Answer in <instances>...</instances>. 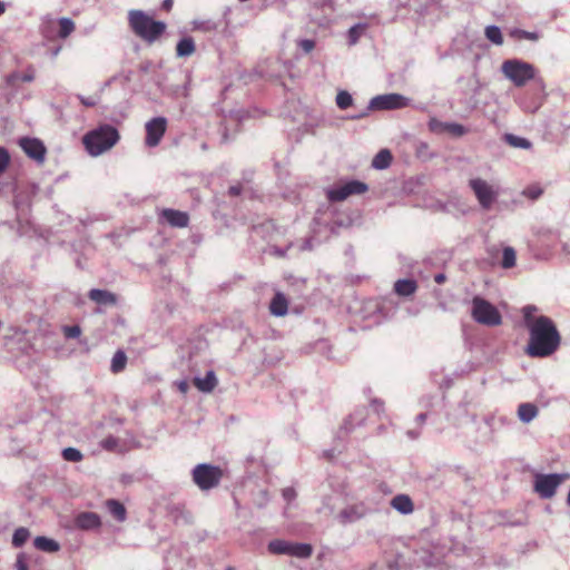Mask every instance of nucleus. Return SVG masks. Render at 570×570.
Returning a JSON list of instances; mask_svg holds the SVG:
<instances>
[{
    "instance_id": "nucleus-1",
    "label": "nucleus",
    "mask_w": 570,
    "mask_h": 570,
    "mask_svg": "<svg viewBox=\"0 0 570 570\" xmlns=\"http://www.w3.org/2000/svg\"><path fill=\"white\" fill-rule=\"evenodd\" d=\"M528 331L529 341L525 346L528 356L534 358L549 357L560 347L561 335L550 317L537 316V320L529 324Z\"/></svg>"
},
{
    "instance_id": "nucleus-2",
    "label": "nucleus",
    "mask_w": 570,
    "mask_h": 570,
    "mask_svg": "<svg viewBox=\"0 0 570 570\" xmlns=\"http://www.w3.org/2000/svg\"><path fill=\"white\" fill-rule=\"evenodd\" d=\"M120 139L118 129L110 124H100L82 137L87 153L98 157L111 149Z\"/></svg>"
},
{
    "instance_id": "nucleus-3",
    "label": "nucleus",
    "mask_w": 570,
    "mask_h": 570,
    "mask_svg": "<svg viewBox=\"0 0 570 570\" xmlns=\"http://www.w3.org/2000/svg\"><path fill=\"white\" fill-rule=\"evenodd\" d=\"M128 23L131 31L145 42L155 43L166 31L164 21L154 20L142 10L128 11Z\"/></svg>"
},
{
    "instance_id": "nucleus-4",
    "label": "nucleus",
    "mask_w": 570,
    "mask_h": 570,
    "mask_svg": "<svg viewBox=\"0 0 570 570\" xmlns=\"http://www.w3.org/2000/svg\"><path fill=\"white\" fill-rule=\"evenodd\" d=\"M501 71L515 87H523L535 77V68L531 63L518 59L505 60L501 66Z\"/></svg>"
},
{
    "instance_id": "nucleus-5",
    "label": "nucleus",
    "mask_w": 570,
    "mask_h": 570,
    "mask_svg": "<svg viewBox=\"0 0 570 570\" xmlns=\"http://www.w3.org/2000/svg\"><path fill=\"white\" fill-rule=\"evenodd\" d=\"M472 318L482 325L499 326L502 323V316L499 309L489 301L475 296L472 299Z\"/></svg>"
},
{
    "instance_id": "nucleus-6",
    "label": "nucleus",
    "mask_w": 570,
    "mask_h": 570,
    "mask_svg": "<svg viewBox=\"0 0 570 570\" xmlns=\"http://www.w3.org/2000/svg\"><path fill=\"white\" fill-rule=\"evenodd\" d=\"M469 186L473 190L480 206L483 209H490L498 196L494 187L481 178L470 179Z\"/></svg>"
},
{
    "instance_id": "nucleus-7",
    "label": "nucleus",
    "mask_w": 570,
    "mask_h": 570,
    "mask_svg": "<svg viewBox=\"0 0 570 570\" xmlns=\"http://www.w3.org/2000/svg\"><path fill=\"white\" fill-rule=\"evenodd\" d=\"M568 474H538L534 480V490L543 499L556 494L557 488L568 479Z\"/></svg>"
},
{
    "instance_id": "nucleus-8",
    "label": "nucleus",
    "mask_w": 570,
    "mask_h": 570,
    "mask_svg": "<svg viewBox=\"0 0 570 570\" xmlns=\"http://www.w3.org/2000/svg\"><path fill=\"white\" fill-rule=\"evenodd\" d=\"M145 145L149 148L158 146L167 130V119L163 116L154 117L145 124Z\"/></svg>"
},
{
    "instance_id": "nucleus-9",
    "label": "nucleus",
    "mask_w": 570,
    "mask_h": 570,
    "mask_svg": "<svg viewBox=\"0 0 570 570\" xmlns=\"http://www.w3.org/2000/svg\"><path fill=\"white\" fill-rule=\"evenodd\" d=\"M191 480L202 492H208L214 489V464H197L191 470Z\"/></svg>"
},
{
    "instance_id": "nucleus-10",
    "label": "nucleus",
    "mask_w": 570,
    "mask_h": 570,
    "mask_svg": "<svg viewBox=\"0 0 570 570\" xmlns=\"http://www.w3.org/2000/svg\"><path fill=\"white\" fill-rule=\"evenodd\" d=\"M367 190L366 184L358 180H351L346 184L327 191L331 202H343L352 195H361Z\"/></svg>"
},
{
    "instance_id": "nucleus-11",
    "label": "nucleus",
    "mask_w": 570,
    "mask_h": 570,
    "mask_svg": "<svg viewBox=\"0 0 570 570\" xmlns=\"http://www.w3.org/2000/svg\"><path fill=\"white\" fill-rule=\"evenodd\" d=\"M409 98L400 94L376 96L371 100V108L379 110L401 109L409 106Z\"/></svg>"
},
{
    "instance_id": "nucleus-12",
    "label": "nucleus",
    "mask_w": 570,
    "mask_h": 570,
    "mask_svg": "<svg viewBox=\"0 0 570 570\" xmlns=\"http://www.w3.org/2000/svg\"><path fill=\"white\" fill-rule=\"evenodd\" d=\"M19 146L29 158L33 159L39 164H42L45 161L47 149L40 139L32 137H22L19 139Z\"/></svg>"
},
{
    "instance_id": "nucleus-13",
    "label": "nucleus",
    "mask_w": 570,
    "mask_h": 570,
    "mask_svg": "<svg viewBox=\"0 0 570 570\" xmlns=\"http://www.w3.org/2000/svg\"><path fill=\"white\" fill-rule=\"evenodd\" d=\"M158 220L159 223L167 224L170 227L184 228L189 224V215L186 212L164 208L159 213Z\"/></svg>"
},
{
    "instance_id": "nucleus-14",
    "label": "nucleus",
    "mask_w": 570,
    "mask_h": 570,
    "mask_svg": "<svg viewBox=\"0 0 570 570\" xmlns=\"http://www.w3.org/2000/svg\"><path fill=\"white\" fill-rule=\"evenodd\" d=\"M73 525L83 531L98 530L101 527V518L96 512L82 511L75 515Z\"/></svg>"
},
{
    "instance_id": "nucleus-15",
    "label": "nucleus",
    "mask_w": 570,
    "mask_h": 570,
    "mask_svg": "<svg viewBox=\"0 0 570 570\" xmlns=\"http://www.w3.org/2000/svg\"><path fill=\"white\" fill-rule=\"evenodd\" d=\"M88 297L102 306H112L117 303V296L107 289L92 288L89 291Z\"/></svg>"
},
{
    "instance_id": "nucleus-16",
    "label": "nucleus",
    "mask_w": 570,
    "mask_h": 570,
    "mask_svg": "<svg viewBox=\"0 0 570 570\" xmlns=\"http://www.w3.org/2000/svg\"><path fill=\"white\" fill-rule=\"evenodd\" d=\"M365 513L366 508L364 507V504H353L343 509L340 512L338 518L342 523H348L360 520L365 515Z\"/></svg>"
},
{
    "instance_id": "nucleus-17",
    "label": "nucleus",
    "mask_w": 570,
    "mask_h": 570,
    "mask_svg": "<svg viewBox=\"0 0 570 570\" xmlns=\"http://www.w3.org/2000/svg\"><path fill=\"white\" fill-rule=\"evenodd\" d=\"M105 507L112 518L118 522H125L127 519V510L125 505L117 499H108Z\"/></svg>"
},
{
    "instance_id": "nucleus-18",
    "label": "nucleus",
    "mask_w": 570,
    "mask_h": 570,
    "mask_svg": "<svg viewBox=\"0 0 570 570\" xmlns=\"http://www.w3.org/2000/svg\"><path fill=\"white\" fill-rule=\"evenodd\" d=\"M391 507L402 514H410L414 511L412 499L407 494H397L391 500Z\"/></svg>"
},
{
    "instance_id": "nucleus-19",
    "label": "nucleus",
    "mask_w": 570,
    "mask_h": 570,
    "mask_svg": "<svg viewBox=\"0 0 570 570\" xmlns=\"http://www.w3.org/2000/svg\"><path fill=\"white\" fill-rule=\"evenodd\" d=\"M288 311V301L283 293H276L271 301L269 312L274 316H285Z\"/></svg>"
},
{
    "instance_id": "nucleus-20",
    "label": "nucleus",
    "mask_w": 570,
    "mask_h": 570,
    "mask_svg": "<svg viewBox=\"0 0 570 570\" xmlns=\"http://www.w3.org/2000/svg\"><path fill=\"white\" fill-rule=\"evenodd\" d=\"M195 50V41L190 36L183 37L176 45V56L178 58L190 57Z\"/></svg>"
},
{
    "instance_id": "nucleus-21",
    "label": "nucleus",
    "mask_w": 570,
    "mask_h": 570,
    "mask_svg": "<svg viewBox=\"0 0 570 570\" xmlns=\"http://www.w3.org/2000/svg\"><path fill=\"white\" fill-rule=\"evenodd\" d=\"M33 546L36 549L48 553H53L60 550V544L56 540L43 535L37 537L33 540Z\"/></svg>"
},
{
    "instance_id": "nucleus-22",
    "label": "nucleus",
    "mask_w": 570,
    "mask_h": 570,
    "mask_svg": "<svg viewBox=\"0 0 570 570\" xmlns=\"http://www.w3.org/2000/svg\"><path fill=\"white\" fill-rule=\"evenodd\" d=\"M417 289V284L413 279H399L394 284V291L400 296H410Z\"/></svg>"
},
{
    "instance_id": "nucleus-23",
    "label": "nucleus",
    "mask_w": 570,
    "mask_h": 570,
    "mask_svg": "<svg viewBox=\"0 0 570 570\" xmlns=\"http://www.w3.org/2000/svg\"><path fill=\"white\" fill-rule=\"evenodd\" d=\"M194 383L199 391L205 393L212 392L214 390V370H208L205 377L196 376Z\"/></svg>"
},
{
    "instance_id": "nucleus-24",
    "label": "nucleus",
    "mask_w": 570,
    "mask_h": 570,
    "mask_svg": "<svg viewBox=\"0 0 570 570\" xmlns=\"http://www.w3.org/2000/svg\"><path fill=\"white\" fill-rule=\"evenodd\" d=\"M537 415H538V407L532 403H522L518 407V416L524 423H529Z\"/></svg>"
},
{
    "instance_id": "nucleus-25",
    "label": "nucleus",
    "mask_w": 570,
    "mask_h": 570,
    "mask_svg": "<svg viewBox=\"0 0 570 570\" xmlns=\"http://www.w3.org/2000/svg\"><path fill=\"white\" fill-rule=\"evenodd\" d=\"M393 156L389 149H381L372 160V166L376 169H385L392 163Z\"/></svg>"
},
{
    "instance_id": "nucleus-26",
    "label": "nucleus",
    "mask_w": 570,
    "mask_h": 570,
    "mask_svg": "<svg viewBox=\"0 0 570 570\" xmlns=\"http://www.w3.org/2000/svg\"><path fill=\"white\" fill-rule=\"evenodd\" d=\"M313 549L311 544L307 543H292L288 556H294L298 558H308L312 556Z\"/></svg>"
},
{
    "instance_id": "nucleus-27",
    "label": "nucleus",
    "mask_w": 570,
    "mask_h": 570,
    "mask_svg": "<svg viewBox=\"0 0 570 570\" xmlns=\"http://www.w3.org/2000/svg\"><path fill=\"white\" fill-rule=\"evenodd\" d=\"M35 79V69L30 66L24 73L12 72L7 77L8 85H13L16 81L31 82Z\"/></svg>"
},
{
    "instance_id": "nucleus-28",
    "label": "nucleus",
    "mask_w": 570,
    "mask_h": 570,
    "mask_svg": "<svg viewBox=\"0 0 570 570\" xmlns=\"http://www.w3.org/2000/svg\"><path fill=\"white\" fill-rule=\"evenodd\" d=\"M127 364V356L124 351L118 350L112 358L110 364V370L112 373H120Z\"/></svg>"
},
{
    "instance_id": "nucleus-29",
    "label": "nucleus",
    "mask_w": 570,
    "mask_h": 570,
    "mask_svg": "<svg viewBox=\"0 0 570 570\" xmlns=\"http://www.w3.org/2000/svg\"><path fill=\"white\" fill-rule=\"evenodd\" d=\"M291 549V542L285 540H273L268 543L269 552L274 554H288Z\"/></svg>"
},
{
    "instance_id": "nucleus-30",
    "label": "nucleus",
    "mask_w": 570,
    "mask_h": 570,
    "mask_svg": "<svg viewBox=\"0 0 570 570\" xmlns=\"http://www.w3.org/2000/svg\"><path fill=\"white\" fill-rule=\"evenodd\" d=\"M29 537L30 531L27 528L20 527L16 529L12 534V546L14 548H21L28 541Z\"/></svg>"
},
{
    "instance_id": "nucleus-31",
    "label": "nucleus",
    "mask_w": 570,
    "mask_h": 570,
    "mask_svg": "<svg viewBox=\"0 0 570 570\" xmlns=\"http://www.w3.org/2000/svg\"><path fill=\"white\" fill-rule=\"evenodd\" d=\"M517 262V254L515 250L512 247H504L502 253V262L501 266L503 268H512L515 266Z\"/></svg>"
},
{
    "instance_id": "nucleus-32",
    "label": "nucleus",
    "mask_w": 570,
    "mask_h": 570,
    "mask_svg": "<svg viewBox=\"0 0 570 570\" xmlns=\"http://www.w3.org/2000/svg\"><path fill=\"white\" fill-rule=\"evenodd\" d=\"M59 31L58 36L62 39L67 38L75 30V23L70 18H60L58 20Z\"/></svg>"
},
{
    "instance_id": "nucleus-33",
    "label": "nucleus",
    "mask_w": 570,
    "mask_h": 570,
    "mask_svg": "<svg viewBox=\"0 0 570 570\" xmlns=\"http://www.w3.org/2000/svg\"><path fill=\"white\" fill-rule=\"evenodd\" d=\"M366 28H367V24H365V23H357V24L353 26L352 28H350V30H348L350 45H355L358 41V39L361 38V36L364 33Z\"/></svg>"
},
{
    "instance_id": "nucleus-34",
    "label": "nucleus",
    "mask_w": 570,
    "mask_h": 570,
    "mask_svg": "<svg viewBox=\"0 0 570 570\" xmlns=\"http://www.w3.org/2000/svg\"><path fill=\"white\" fill-rule=\"evenodd\" d=\"M505 141L512 146V147H515V148H524V149H528L531 147V142L525 139V138H522V137H518V136H514L512 134H508L505 135Z\"/></svg>"
},
{
    "instance_id": "nucleus-35",
    "label": "nucleus",
    "mask_w": 570,
    "mask_h": 570,
    "mask_svg": "<svg viewBox=\"0 0 570 570\" xmlns=\"http://www.w3.org/2000/svg\"><path fill=\"white\" fill-rule=\"evenodd\" d=\"M62 458L65 461H68V462H80L83 458L82 453L76 449V448H66L62 450Z\"/></svg>"
},
{
    "instance_id": "nucleus-36",
    "label": "nucleus",
    "mask_w": 570,
    "mask_h": 570,
    "mask_svg": "<svg viewBox=\"0 0 570 570\" xmlns=\"http://www.w3.org/2000/svg\"><path fill=\"white\" fill-rule=\"evenodd\" d=\"M485 37L495 45L503 43V37L501 30L495 26H489L485 28Z\"/></svg>"
},
{
    "instance_id": "nucleus-37",
    "label": "nucleus",
    "mask_w": 570,
    "mask_h": 570,
    "mask_svg": "<svg viewBox=\"0 0 570 570\" xmlns=\"http://www.w3.org/2000/svg\"><path fill=\"white\" fill-rule=\"evenodd\" d=\"M353 104V98L347 91H340L336 96V105L340 109H347Z\"/></svg>"
},
{
    "instance_id": "nucleus-38",
    "label": "nucleus",
    "mask_w": 570,
    "mask_h": 570,
    "mask_svg": "<svg viewBox=\"0 0 570 570\" xmlns=\"http://www.w3.org/2000/svg\"><path fill=\"white\" fill-rule=\"evenodd\" d=\"M10 154L6 147L0 146V176L7 170L10 165Z\"/></svg>"
},
{
    "instance_id": "nucleus-39",
    "label": "nucleus",
    "mask_w": 570,
    "mask_h": 570,
    "mask_svg": "<svg viewBox=\"0 0 570 570\" xmlns=\"http://www.w3.org/2000/svg\"><path fill=\"white\" fill-rule=\"evenodd\" d=\"M66 338H78L81 334L79 325L63 326L62 328Z\"/></svg>"
},
{
    "instance_id": "nucleus-40",
    "label": "nucleus",
    "mask_w": 570,
    "mask_h": 570,
    "mask_svg": "<svg viewBox=\"0 0 570 570\" xmlns=\"http://www.w3.org/2000/svg\"><path fill=\"white\" fill-rule=\"evenodd\" d=\"M537 311V308L534 306H525L523 307V317H524V324H525V327L528 328L529 327V324L534 322L537 320L535 316H533V313Z\"/></svg>"
},
{
    "instance_id": "nucleus-41",
    "label": "nucleus",
    "mask_w": 570,
    "mask_h": 570,
    "mask_svg": "<svg viewBox=\"0 0 570 570\" xmlns=\"http://www.w3.org/2000/svg\"><path fill=\"white\" fill-rule=\"evenodd\" d=\"M543 190L540 186H529L523 194L530 199H537L542 195Z\"/></svg>"
},
{
    "instance_id": "nucleus-42",
    "label": "nucleus",
    "mask_w": 570,
    "mask_h": 570,
    "mask_svg": "<svg viewBox=\"0 0 570 570\" xmlns=\"http://www.w3.org/2000/svg\"><path fill=\"white\" fill-rule=\"evenodd\" d=\"M101 445L104 449H106L108 451H112L118 445V439L115 436H108L105 440H102Z\"/></svg>"
},
{
    "instance_id": "nucleus-43",
    "label": "nucleus",
    "mask_w": 570,
    "mask_h": 570,
    "mask_svg": "<svg viewBox=\"0 0 570 570\" xmlns=\"http://www.w3.org/2000/svg\"><path fill=\"white\" fill-rule=\"evenodd\" d=\"M446 129L454 136H462L465 134L464 127L459 124L446 125Z\"/></svg>"
},
{
    "instance_id": "nucleus-44",
    "label": "nucleus",
    "mask_w": 570,
    "mask_h": 570,
    "mask_svg": "<svg viewBox=\"0 0 570 570\" xmlns=\"http://www.w3.org/2000/svg\"><path fill=\"white\" fill-rule=\"evenodd\" d=\"M514 35H518V37L521 39H528V40H532V41H535L538 40V35L535 32H529V31H524V30H518L514 32Z\"/></svg>"
},
{
    "instance_id": "nucleus-45",
    "label": "nucleus",
    "mask_w": 570,
    "mask_h": 570,
    "mask_svg": "<svg viewBox=\"0 0 570 570\" xmlns=\"http://www.w3.org/2000/svg\"><path fill=\"white\" fill-rule=\"evenodd\" d=\"M79 100L81 101V104L86 107H94L97 105L98 102V98L97 97H83L81 95L78 96Z\"/></svg>"
},
{
    "instance_id": "nucleus-46",
    "label": "nucleus",
    "mask_w": 570,
    "mask_h": 570,
    "mask_svg": "<svg viewBox=\"0 0 570 570\" xmlns=\"http://www.w3.org/2000/svg\"><path fill=\"white\" fill-rule=\"evenodd\" d=\"M16 568L17 570H29L27 560L23 553L18 554L17 561H16Z\"/></svg>"
},
{
    "instance_id": "nucleus-47",
    "label": "nucleus",
    "mask_w": 570,
    "mask_h": 570,
    "mask_svg": "<svg viewBox=\"0 0 570 570\" xmlns=\"http://www.w3.org/2000/svg\"><path fill=\"white\" fill-rule=\"evenodd\" d=\"M171 94L175 96V97H180V96H187V86L184 85V86H175L171 88Z\"/></svg>"
},
{
    "instance_id": "nucleus-48",
    "label": "nucleus",
    "mask_w": 570,
    "mask_h": 570,
    "mask_svg": "<svg viewBox=\"0 0 570 570\" xmlns=\"http://www.w3.org/2000/svg\"><path fill=\"white\" fill-rule=\"evenodd\" d=\"M283 497L288 501L291 502L292 500L295 499L296 497V492L293 488H285L283 490Z\"/></svg>"
},
{
    "instance_id": "nucleus-49",
    "label": "nucleus",
    "mask_w": 570,
    "mask_h": 570,
    "mask_svg": "<svg viewBox=\"0 0 570 570\" xmlns=\"http://www.w3.org/2000/svg\"><path fill=\"white\" fill-rule=\"evenodd\" d=\"M315 43L313 40H303L301 42V47L303 48L304 51L306 52H309L311 50H313Z\"/></svg>"
},
{
    "instance_id": "nucleus-50",
    "label": "nucleus",
    "mask_w": 570,
    "mask_h": 570,
    "mask_svg": "<svg viewBox=\"0 0 570 570\" xmlns=\"http://www.w3.org/2000/svg\"><path fill=\"white\" fill-rule=\"evenodd\" d=\"M177 387L181 393H186L189 389V384L187 381L177 382Z\"/></svg>"
},
{
    "instance_id": "nucleus-51",
    "label": "nucleus",
    "mask_w": 570,
    "mask_h": 570,
    "mask_svg": "<svg viewBox=\"0 0 570 570\" xmlns=\"http://www.w3.org/2000/svg\"><path fill=\"white\" fill-rule=\"evenodd\" d=\"M150 67H151V62H150V61H146V62H144V63H141V65L139 66V70H140L141 72H144V73H147V72H149V70H150Z\"/></svg>"
},
{
    "instance_id": "nucleus-52",
    "label": "nucleus",
    "mask_w": 570,
    "mask_h": 570,
    "mask_svg": "<svg viewBox=\"0 0 570 570\" xmlns=\"http://www.w3.org/2000/svg\"><path fill=\"white\" fill-rule=\"evenodd\" d=\"M434 281H435V283H438V284H443V283L446 281V276H445L444 274H442V273L436 274V275L434 276Z\"/></svg>"
},
{
    "instance_id": "nucleus-53",
    "label": "nucleus",
    "mask_w": 570,
    "mask_h": 570,
    "mask_svg": "<svg viewBox=\"0 0 570 570\" xmlns=\"http://www.w3.org/2000/svg\"><path fill=\"white\" fill-rule=\"evenodd\" d=\"M173 3H174V1H173V0H164V1H163V6H161V7H163V9H164V10H167V11H168V10H170V9H171Z\"/></svg>"
},
{
    "instance_id": "nucleus-54",
    "label": "nucleus",
    "mask_w": 570,
    "mask_h": 570,
    "mask_svg": "<svg viewBox=\"0 0 570 570\" xmlns=\"http://www.w3.org/2000/svg\"><path fill=\"white\" fill-rule=\"evenodd\" d=\"M8 8V3L0 0V16H2Z\"/></svg>"
},
{
    "instance_id": "nucleus-55",
    "label": "nucleus",
    "mask_w": 570,
    "mask_h": 570,
    "mask_svg": "<svg viewBox=\"0 0 570 570\" xmlns=\"http://www.w3.org/2000/svg\"><path fill=\"white\" fill-rule=\"evenodd\" d=\"M215 475H216V484H217L219 479L223 476L222 470L219 468H217V466H216Z\"/></svg>"
},
{
    "instance_id": "nucleus-56",
    "label": "nucleus",
    "mask_w": 570,
    "mask_h": 570,
    "mask_svg": "<svg viewBox=\"0 0 570 570\" xmlns=\"http://www.w3.org/2000/svg\"><path fill=\"white\" fill-rule=\"evenodd\" d=\"M230 122L234 125V130L236 131L239 126V121L237 119L230 118Z\"/></svg>"
},
{
    "instance_id": "nucleus-57",
    "label": "nucleus",
    "mask_w": 570,
    "mask_h": 570,
    "mask_svg": "<svg viewBox=\"0 0 570 570\" xmlns=\"http://www.w3.org/2000/svg\"><path fill=\"white\" fill-rule=\"evenodd\" d=\"M229 191L232 195H238L240 189L238 187H232Z\"/></svg>"
},
{
    "instance_id": "nucleus-58",
    "label": "nucleus",
    "mask_w": 570,
    "mask_h": 570,
    "mask_svg": "<svg viewBox=\"0 0 570 570\" xmlns=\"http://www.w3.org/2000/svg\"><path fill=\"white\" fill-rule=\"evenodd\" d=\"M60 51V47H57L53 51H52V56L56 57Z\"/></svg>"
},
{
    "instance_id": "nucleus-59",
    "label": "nucleus",
    "mask_w": 570,
    "mask_h": 570,
    "mask_svg": "<svg viewBox=\"0 0 570 570\" xmlns=\"http://www.w3.org/2000/svg\"><path fill=\"white\" fill-rule=\"evenodd\" d=\"M223 137H224L225 140L228 138L226 132L223 134Z\"/></svg>"
},
{
    "instance_id": "nucleus-60",
    "label": "nucleus",
    "mask_w": 570,
    "mask_h": 570,
    "mask_svg": "<svg viewBox=\"0 0 570 570\" xmlns=\"http://www.w3.org/2000/svg\"><path fill=\"white\" fill-rule=\"evenodd\" d=\"M226 570H235L233 567H228Z\"/></svg>"
}]
</instances>
